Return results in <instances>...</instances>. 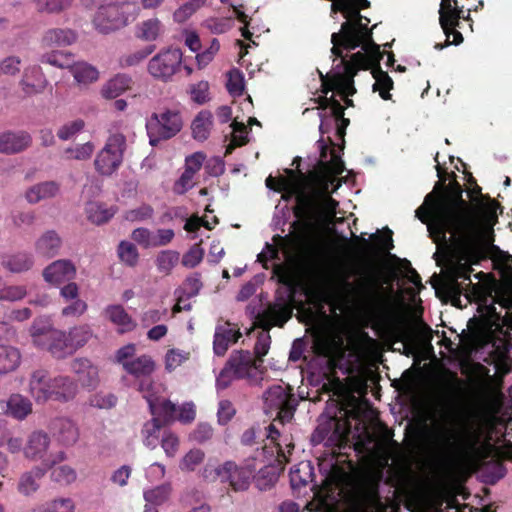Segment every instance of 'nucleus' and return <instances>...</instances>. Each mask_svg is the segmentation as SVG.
Segmentation results:
<instances>
[{
	"label": "nucleus",
	"mask_w": 512,
	"mask_h": 512,
	"mask_svg": "<svg viewBox=\"0 0 512 512\" xmlns=\"http://www.w3.org/2000/svg\"><path fill=\"white\" fill-rule=\"evenodd\" d=\"M270 330H264L259 333L256 343L254 345V357L257 358L258 361L262 362L263 357L268 353L270 344H271V336L269 334Z\"/></svg>",
	"instance_id": "nucleus-61"
},
{
	"label": "nucleus",
	"mask_w": 512,
	"mask_h": 512,
	"mask_svg": "<svg viewBox=\"0 0 512 512\" xmlns=\"http://www.w3.org/2000/svg\"><path fill=\"white\" fill-rule=\"evenodd\" d=\"M182 126L179 111L164 109L152 113L146 122L150 145L157 146L161 141L171 139L181 131Z\"/></svg>",
	"instance_id": "nucleus-7"
},
{
	"label": "nucleus",
	"mask_w": 512,
	"mask_h": 512,
	"mask_svg": "<svg viewBox=\"0 0 512 512\" xmlns=\"http://www.w3.org/2000/svg\"><path fill=\"white\" fill-rule=\"evenodd\" d=\"M321 77V92L322 96L328 97L331 91H337L341 95H353L356 92L353 84L341 72L333 73L332 75H323Z\"/></svg>",
	"instance_id": "nucleus-27"
},
{
	"label": "nucleus",
	"mask_w": 512,
	"mask_h": 512,
	"mask_svg": "<svg viewBox=\"0 0 512 512\" xmlns=\"http://www.w3.org/2000/svg\"><path fill=\"white\" fill-rule=\"evenodd\" d=\"M71 370L77 375L83 387L95 388L99 382L98 368L86 358H76L71 362Z\"/></svg>",
	"instance_id": "nucleus-28"
},
{
	"label": "nucleus",
	"mask_w": 512,
	"mask_h": 512,
	"mask_svg": "<svg viewBox=\"0 0 512 512\" xmlns=\"http://www.w3.org/2000/svg\"><path fill=\"white\" fill-rule=\"evenodd\" d=\"M53 438L62 446H73L79 439V429L69 418L57 417L50 423Z\"/></svg>",
	"instance_id": "nucleus-18"
},
{
	"label": "nucleus",
	"mask_w": 512,
	"mask_h": 512,
	"mask_svg": "<svg viewBox=\"0 0 512 512\" xmlns=\"http://www.w3.org/2000/svg\"><path fill=\"white\" fill-rule=\"evenodd\" d=\"M205 479H219L222 483H228L232 490H247L253 477V470L249 466H238L233 461H226L222 465L213 468L207 464L202 472Z\"/></svg>",
	"instance_id": "nucleus-10"
},
{
	"label": "nucleus",
	"mask_w": 512,
	"mask_h": 512,
	"mask_svg": "<svg viewBox=\"0 0 512 512\" xmlns=\"http://www.w3.org/2000/svg\"><path fill=\"white\" fill-rule=\"evenodd\" d=\"M118 256L120 260L129 267L137 265L139 260V253L136 246L128 241H121L118 245Z\"/></svg>",
	"instance_id": "nucleus-50"
},
{
	"label": "nucleus",
	"mask_w": 512,
	"mask_h": 512,
	"mask_svg": "<svg viewBox=\"0 0 512 512\" xmlns=\"http://www.w3.org/2000/svg\"><path fill=\"white\" fill-rule=\"evenodd\" d=\"M205 458V453L201 449H191L180 461L179 467L182 471H194Z\"/></svg>",
	"instance_id": "nucleus-54"
},
{
	"label": "nucleus",
	"mask_w": 512,
	"mask_h": 512,
	"mask_svg": "<svg viewBox=\"0 0 512 512\" xmlns=\"http://www.w3.org/2000/svg\"><path fill=\"white\" fill-rule=\"evenodd\" d=\"M45 472L46 470L41 467H34L24 473L19 480L18 490L24 495L35 492L39 487L38 480L44 476Z\"/></svg>",
	"instance_id": "nucleus-44"
},
{
	"label": "nucleus",
	"mask_w": 512,
	"mask_h": 512,
	"mask_svg": "<svg viewBox=\"0 0 512 512\" xmlns=\"http://www.w3.org/2000/svg\"><path fill=\"white\" fill-rule=\"evenodd\" d=\"M393 232L388 227L382 230V234L376 232L371 235V239L374 240L375 245H372L368 239L361 236L352 234L353 239L359 242L361 252L369 253H389L394 248L393 244Z\"/></svg>",
	"instance_id": "nucleus-22"
},
{
	"label": "nucleus",
	"mask_w": 512,
	"mask_h": 512,
	"mask_svg": "<svg viewBox=\"0 0 512 512\" xmlns=\"http://www.w3.org/2000/svg\"><path fill=\"white\" fill-rule=\"evenodd\" d=\"M182 57L179 48L163 49L149 60L148 73L156 80L168 82L180 70Z\"/></svg>",
	"instance_id": "nucleus-13"
},
{
	"label": "nucleus",
	"mask_w": 512,
	"mask_h": 512,
	"mask_svg": "<svg viewBox=\"0 0 512 512\" xmlns=\"http://www.w3.org/2000/svg\"><path fill=\"white\" fill-rule=\"evenodd\" d=\"M341 439L340 425L337 418H330L320 423L311 435L313 445L324 443L329 449L318 458L319 470L325 475V480L339 487L350 479L353 464L339 454Z\"/></svg>",
	"instance_id": "nucleus-3"
},
{
	"label": "nucleus",
	"mask_w": 512,
	"mask_h": 512,
	"mask_svg": "<svg viewBox=\"0 0 512 512\" xmlns=\"http://www.w3.org/2000/svg\"><path fill=\"white\" fill-rule=\"evenodd\" d=\"M28 392L37 404L49 401L64 404L76 397L78 384L69 376L52 377L47 370L37 369L30 374Z\"/></svg>",
	"instance_id": "nucleus-5"
},
{
	"label": "nucleus",
	"mask_w": 512,
	"mask_h": 512,
	"mask_svg": "<svg viewBox=\"0 0 512 512\" xmlns=\"http://www.w3.org/2000/svg\"><path fill=\"white\" fill-rule=\"evenodd\" d=\"M171 491V485L169 483H165L144 491L143 497L146 503L153 506H160L169 499Z\"/></svg>",
	"instance_id": "nucleus-47"
},
{
	"label": "nucleus",
	"mask_w": 512,
	"mask_h": 512,
	"mask_svg": "<svg viewBox=\"0 0 512 512\" xmlns=\"http://www.w3.org/2000/svg\"><path fill=\"white\" fill-rule=\"evenodd\" d=\"M143 397L148 403L153 420H158L164 426L176 421L178 409L170 400L156 396L150 391L146 392Z\"/></svg>",
	"instance_id": "nucleus-16"
},
{
	"label": "nucleus",
	"mask_w": 512,
	"mask_h": 512,
	"mask_svg": "<svg viewBox=\"0 0 512 512\" xmlns=\"http://www.w3.org/2000/svg\"><path fill=\"white\" fill-rule=\"evenodd\" d=\"M314 101H315V103L318 104V109H321L324 111L328 108L330 109L328 116L333 117L335 124L340 123L341 120H349L348 118L344 117L345 108L335 98L334 95H331L330 97L319 96L318 98H315Z\"/></svg>",
	"instance_id": "nucleus-45"
},
{
	"label": "nucleus",
	"mask_w": 512,
	"mask_h": 512,
	"mask_svg": "<svg viewBox=\"0 0 512 512\" xmlns=\"http://www.w3.org/2000/svg\"><path fill=\"white\" fill-rule=\"evenodd\" d=\"M104 316L118 327V332L123 334L133 331L137 324L120 304L108 305L104 309Z\"/></svg>",
	"instance_id": "nucleus-31"
},
{
	"label": "nucleus",
	"mask_w": 512,
	"mask_h": 512,
	"mask_svg": "<svg viewBox=\"0 0 512 512\" xmlns=\"http://www.w3.org/2000/svg\"><path fill=\"white\" fill-rule=\"evenodd\" d=\"M344 287L356 301L366 308L375 318H381L383 297L381 294L382 284L373 274H369L361 279L357 285H353L347 280L343 281Z\"/></svg>",
	"instance_id": "nucleus-8"
},
{
	"label": "nucleus",
	"mask_w": 512,
	"mask_h": 512,
	"mask_svg": "<svg viewBox=\"0 0 512 512\" xmlns=\"http://www.w3.org/2000/svg\"><path fill=\"white\" fill-rule=\"evenodd\" d=\"M227 90L230 94L240 96L244 91L243 74L238 69H233L228 74Z\"/></svg>",
	"instance_id": "nucleus-63"
},
{
	"label": "nucleus",
	"mask_w": 512,
	"mask_h": 512,
	"mask_svg": "<svg viewBox=\"0 0 512 512\" xmlns=\"http://www.w3.org/2000/svg\"><path fill=\"white\" fill-rule=\"evenodd\" d=\"M72 352L84 346L92 337V331L87 325L74 327L67 334Z\"/></svg>",
	"instance_id": "nucleus-48"
},
{
	"label": "nucleus",
	"mask_w": 512,
	"mask_h": 512,
	"mask_svg": "<svg viewBox=\"0 0 512 512\" xmlns=\"http://www.w3.org/2000/svg\"><path fill=\"white\" fill-rule=\"evenodd\" d=\"M255 371L256 359L250 351H233L216 378V386L226 389L234 379L252 378Z\"/></svg>",
	"instance_id": "nucleus-9"
},
{
	"label": "nucleus",
	"mask_w": 512,
	"mask_h": 512,
	"mask_svg": "<svg viewBox=\"0 0 512 512\" xmlns=\"http://www.w3.org/2000/svg\"><path fill=\"white\" fill-rule=\"evenodd\" d=\"M34 256L25 251L5 254L2 256V266L11 273H24L34 266Z\"/></svg>",
	"instance_id": "nucleus-33"
},
{
	"label": "nucleus",
	"mask_w": 512,
	"mask_h": 512,
	"mask_svg": "<svg viewBox=\"0 0 512 512\" xmlns=\"http://www.w3.org/2000/svg\"><path fill=\"white\" fill-rule=\"evenodd\" d=\"M375 83L373 84V91H378L383 100H390V90L393 89V80L386 71H383L381 66L374 67L371 71Z\"/></svg>",
	"instance_id": "nucleus-43"
},
{
	"label": "nucleus",
	"mask_w": 512,
	"mask_h": 512,
	"mask_svg": "<svg viewBox=\"0 0 512 512\" xmlns=\"http://www.w3.org/2000/svg\"><path fill=\"white\" fill-rule=\"evenodd\" d=\"M358 39L359 47L361 46L365 54L369 57L372 69L380 66L383 52H381L380 46L373 41L371 29L367 28V31L361 30Z\"/></svg>",
	"instance_id": "nucleus-37"
},
{
	"label": "nucleus",
	"mask_w": 512,
	"mask_h": 512,
	"mask_svg": "<svg viewBox=\"0 0 512 512\" xmlns=\"http://www.w3.org/2000/svg\"><path fill=\"white\" fill-rule=\"evenodd\" d=\"M51 331H53V328L48 323L35 320L30 328L33 344L39 348L41 344H44V340Z\"/></svg>",
	"instance_id": "nucleus-58"
},
{
	"label": "nucleus",
	"mask_w": 512,
	"mask_h": 512,
	"mask_svg": "<svg viewBox=\"0 0 512 512\" xmlns=\"http://www.w3.org/2000/svg\"><path fill=\"white\" fill-rule=\"evenodd\" d=\"M289 477L292 490L300 493L302 488L312 482L314 467L310 461H301L290 469Z\"/></svg>",
	"instance_id": "nucleus-34"
},
{
	"label": "nucleus",
	"mask_w": 512,
	"mask_h": 512,
	"mask_svg": "<svg viewBox=\"0 0 512 512\" xmlns=\"http://www.w3.org/2000/svg\"><path fill=\"white\" fill-rule=\"evenodd\" d=\"M155 48V45H149L128 55H123L119 59V64L122 68L135 66L152 54Z\"/></svg>",
	"instance_id": "nucleus-53"
},
{
	"label": "nucleus",
	"mask_w": 512,
	"mask_h": 512,
	"mask_svg": "<svg viewBox=\"0 0 512 512\" xmlns=\"http://www.w3.org/2000/svg\"><path fill=\"white\" fill-rule=\"evenodd\" d=\"M484 200L486 201L485 203L482 200V201H478L477 205H476L481 214L483 221L479 220L475 215H474V217L480 223V225L483 227L485 233H487L486 234L487 237H491L494 239L495 235H494L493 226L498 221L497 209L502 210V207L499 204V202H497L494 199H491L489 195H486V198Z\"/></svg>",
	"instance_id": "nucleus-24"
},
{
	"label": "nucleus",
	"mask_w": 512,
	"mask_h": 512,
	"mask_svg": "<svg viewBox=\"0 0 512 512\" xmlns=\"http://www.w3.org/2000/svg\"><path fill=\"white\" fill-rule=\"evenodd\" d=\"M202 6V4L194 0L187 1L174 12V21L177 23H184Z\"/></svg>",
	"instance_id": "nucleus-59"
},
{
	"label": "nucleus",
	"mask_w": 512,
	"mask_h": 512,
	"mask_svg": "<svg viewBox=\"0 0 512 512\" xmlns=\"http://www.w3.org/2000/svg\"><path fill=\"white\" fill-rule=\"evenodd\" d=\"M20 86L27 96L42 93L47 86V80L41 67L34 65L26 68Z\"/></svg>",
	"instance_id": "nucleus-26"
},
{
	"label": "nucleus",
	"mask_w": 512,
	"mask_h": 512,
	"mask_svg": "<svg viewBox=\"0 0 512 512\" xmlns=\"http://www.w3.org/2000/svg\"><path fill=\"white\" fill-rule=\"evenodd\" d=\"M452 0H441L439 9V24L441 27H451L457 24L459 16L451 13Z\"/></svg>",
	"instance_id": "nucleus-57"
},
{
	"label": "nucleus",
	"mask_w": 512,
	"mask_h": 512,
	"mask_svg": "<svg viewBox=\"0 0 512 512\" xmlns=\"http://www.w3.org/2000/svg\"><path fill=\"white\" fill-rule=\"evenodd\" d=\"M160 31V20L157 18H152L141 23L137 36L145 41H154L159 36Z\"/></svg>",
	"instance_id": "nucleus-52"
},
{
	"label": "nucleus",
	"mask_w": 512,
	"mask_h": 512,
	"mask_svg": "<svg viewBox=\"0 0 512 512\" xmlns=\"http://www.w3.org/2000/svg\"><path fill=\"white\" fill-rule=\"evenodd\" d=\"M124 370L135 378H142L139 383V391L144 394L151 391L153 382L150 376L155 370V362L150 356L141 355L135 359L124 362Z\"/></svg>",
	"instance_id": "nucleus-15"
},
{
	"label": "nucleus",
	"mask_w": 512,
	"mask_h": 512,
	"mask_svg": "<svg viewBox=\"0 0 512 512\" xmlns=\"http://www.w3.org/2000/svg\"><path fill=\"white\" fill-rule=\"evenodd\" d=\"M71 4V0H35L38 12L59 13Z\"/></svg>",
	"instance_id": "nucleus-56"
},
{
	"label": "nucleus",
	"mask_w": 512,
	"mask_h": 512,
	"mask_svg": "<svg viewBox=\"0 0 512 512\" xmlns=\"http://www.w3.org/2000/svg\"><path fill=\"white\" fill-rule=\"evenodd\" d=\"M115 207H107L98 202H88L85 207L87 219L96 225L108 222L116 213Z\"/></svg>",
	"instance_id": "nucleus-40"
},
{
	"label": "nucleus",
	"mask_w": 512,
	"mask_h": 512,
	"mask_svg": "<svg viewBox=\"0 0 512 512\" xmlns=\"http://www.w3.org/2000/svg\"><path fill=\"white\" fill-rule=\"evenodd\" d=\"M242 336L237 325L228 321L217 324L213 339V351L217 356H224L231 344Z\"/></svg>",
	"instance_id": "nucleus-20"
},
{
	"label": "nucleus",
	"mask_w": 512,
	"mask_h": 512,
	"mask_svg": "<svg viewBox=\"0 0 512 512\" xmlns=\"http://www.w3.org/2000/svg\"><path fill=\"white\" fill-rule=\"evenodd\" d=\"M343 50L345 49L341 48L342 52ZM334 56L337 57L336 55ZM338 57L340 58L339 66L342 67L341 73L345 75L348 81H350L352 84L354 83V77L359 70H367L369 68L372 69L371 63L369 62V57L365 54V52H356L351 55L349 60H346L343 57V53Z\"/></svg>",
	"instance_id": "nucleus-30"
},
{
	"label": "nucleus",
	"mask_w": 512,
	"mask_h": 512,
	"mask_svg": "<svg viewBox=\"0 0 512 512\" xmlns=\"http://www.w3.org/2000/svg\"><path fill=\"white\" fill-rule=\"evenodd\" d=\"M50 445L49 435L42 431L37 430L32 432L24 447V454L27 458L32 460L43 459L46 455Z\"/></svg>",
	"instance_id": "nucleus-29"
},
{
	"label": "nucleus",
	"mask_w": 512,
	"mask_h": 512,
	"mask_svg": "<svg viewBox=\"0 0 512 512\" xmlns=\"http://www.w3.org/2000/svg\"><path fill=\"white\" fill-rule=\"evenodd\" d=\"M265 406L277 412V418L282 423L292 419L297 401L288 386L274 385L264 394Z\"/></svg>",
	"instance_id": "nucleus-14"
},
{
	"label": "nucleus",
	"mask_w": 512,
	"mask_h": 512,
	"mask_svg": "<svg viewBox=\"0 0 512 512\" xmlns=\"http://www.w3.org/2000/svg\"><path fill=\"white\" fill-rule=\"evenodd\" d=\"M44 280L55 286L71 281L76 276V267L68 259H60L52 262L42 272Z\"/></svg>",
	"instance_id": "nucleus-19"
},
{
	"label": "nucleus",
	"mask_w": 512,
	"mask_h": 512,
	"mask_svg": "<svg viewBox=\"0 0 512 512\" xmlns=\"http://www.w3.org/2000/svg\"><path fill=\"white\" fill-rule=\"evenodd\" d=\"M60 190V185L55 181H46L31 186L25 193V198L30 204H36L42 200L55 197Z\"/></svg>",
	"instance_id": "nucleus-35"
},
{
	"label": "nucleus",
	"mask_w": 512,
	"mask_h": 512,
	"mask_svg": "<svg viewBox=\"0 0 512 512\" xmlns=\"http://www.w3.org/2000/svg\"><path fill=\"white\" fill-rule=\"evenodd\" d=\"M71 72L78 83H91L98 79V71L95 67L85 62L74 63L71 58Z\"/></svg>",
	"instance_id": "nucleus-46"
},
{
	"label": "nucleus",
	"mask_w": 512,
	"mask_h": 512,
	"mask_svg": "<svg viewBox=\"0 0 512 512\" xmlns=\"http://www.w3.org/2000/svg\"><path fill=\"white\" fill-rule=\"evenodd\" d=\"M213 125V115L208 110L200 111L194 118L191 129L194 139L205 141L209 135Z\"/></svg>",
	"instance_id": "nucleus-41"
},
{
	"label": "nucleus",
	"mask_w": 512,
	"mask_h": 512,
	"mask_svg": "<svg viewBox=\"0 0 512 512\" xmlns=\"http://www.w3.org/2000/svg\"><path fill=\"white\" fill-rule=\"evenodd\" d=\"M20 350L12 345L0 344V375L15 371L21 364Z\"/></svg>",
	"instance_id": "nucleus-36"
},
{
	"label": "nucleus",
	"mask_w": 512,
	"mask_h": 512,
	"mask_svg": "<svg viewBox=\"0 0 512 512\" xmlns=\"http://www.w3.org/2000/svg\"><path fill=\"white\" fill-rule=\"evenodd\" d=\"M154 209L149 204H142L141 206L127 210L124 218L130 222L144 221L152 218Z\"/></svg>",
	"instance_id": "nucleus-60"
},
{
	"label": "nucleus",
	"mask_w": 512,
	"mask_h": 512,
	"mask_svg": "<svg viewBox=\"0 0 512 512\" xmlns=\"http://www.w3.org/2000/svg\"><path fill=\"white\" fill-rule=\"evenodd\" d=\"M437 152L434 160L439 181L434 190L428 193L423 204L417 208L416 217L427 225L434 241H450L455 259H450L444 269V289L453 297H459L465 286H471L472 265L479 264L487 257L493 238L487 237L483 227L475 219L469 203L463 199V188L456 174L448 172L438 162Z\"/></svg>",
	"instance_id": "nucleus-1"
},
{
	"label": "nucleus",
	"mask_w": 512,
	"mask_h": 512,
	"mask_svg": "<svg viewBox=\"0 0 512 512\" xmlns=\"http://www.w3.org/2000/svg\"><path fill=\"white\" fill-rule=\"evenodd\" d=\"M275 461L277 465H266L256 475H253L252 478L255 479V484L259 490L265 491L273 487L284 470L285 464L288 462V456L280 446L278 447Z\"/></svg>",
	"instance_id": "nucleus-17"
},
{
	"label": "nucleus",
	"mask_w": 512,
	"mask_h": 512,
	"mask_svg": "<svg viewBox=\"0 0 512 512\" xmlns=\"http://www.w3.org/2000/svg\"><path fill=\"white\" fill-rule=\"evenodd\" d=\"M32 144V137L26 131H4L0 133V153L12 155L20 153Z\"/></svg>",
	"instance_id": "nucleus-21"
},
{
	"label": "nucleus",
	"mask_w": 512,
	"mask_h": 512,
	"mask_svg": "<svg viewBox=\"0 0 512 512\" xmlns=\"http://www.w3.org/2000/svg\"><path fill=\"white\" fill-rule=\"evenodd\" d=\"M313 185L288 179L282 192V199L289 201L295 197L292 208L296 220L291 226L301 235L309 236L319 231L335 216L338 202L331 197L330 180L317 172L310 173Z\"/></svg>",
	"instance_id": "nucleus-2"
},
{
	"label": "nucleus",
	"mask_w": 512,
	"mask_h": 512,
	"mask_svg": "<svg viewBox=\"0 0 512 512\" xmlns=\"http://www.w3.org/2000/svg\"><path fill=\"white\" fill-rule=\"evenodd\" d=\"M179 253L173 250L161 251L156 258L159 272L169 274L179 261Z\"/></svg>",
	"instance_id": "nucleus-49"
},
{
	"label": "nucleus",
	"mask_w": 512,
	"mask_h": 512,
	"mask_svg": "<svg viewBox=\"0 0 512 512\" xmlns=\"http://www.w3.org/2000/svg\"><path fill=\"white\" fill-rule=\"evenodd\" d=\"M93 151L94 145L91 142H86L74 148H67L65 154L67 159L87 160L91 157Z\"/></svg>",
	"instance_id": "nucleus-62"
},
{
	"label": "nucleus",
	"mask_w": 512,
	"mask_h": 512,
	"mask_svg": "<svg viewBox=\"0 0 512 512\" xmlns=\"http://www.w3.org/2000/svg\"><path fill=\"white\" fill-rule=\"evenodd\" d=\"M131 6L129 2H110L100 5L93 19L95 28L106 34L125 26L129 20Z\"/></svg>",
	"instance_id": "nucleus-12"
},
{
	"label": "nucleus",
	"mask_w": 512,
	"mask_h": 512,
	"mask_svg": "<svg viewBox=\"0 0 512 512\" xmlns=\"http://www.w3.org/2000/svg\"><path fill=\"white\" fill-rule=\"evenodd\" d=\"M475 413L469 412L464 417L459 418L458 428L441 426L437 431V442L452 450H457L465 454H480L479 443L481 432L475 426L473 419Z\"/></svg>",
	"instance_id": "nucleus-6"
},
{
	"label": "nucleus",
	"mask_w": 512,
	"mask_h": 512,
	"mask_svg": "<svg viewBox=\"0 0 512 512\" xmlns=\"http://www.w3.org/2000/svg\"><path fill=\"white\" fill-rule=\"evenodd\" d=\"M62 246V239L55 230L45 231L35 241V251L38 255L45 258H53L56 256Z\"/></svg>",
	"instance_id": "nucleus-32"
},
{
	"label": "nucleus",
	"mask_w": 512,
	"mask_h": 512,
	"mask_svg": "<svg viewBox=\"0 0 512 512\" xmlns=\"http://www.w3.org/2000/svg\"><path fill=\"white\" fill-rule=\"evenodd\" d=\"M51 477L60 484H70L76 479V472L68 465H61L52 470Z\"/></svg>",
	"instance_id": "nucleus-64"
},
{
	"label": "nucleus",
	"mask_w": 512,
	"mask_h": 512,
	"mask_svg": "<svg viewBox=\"0 0 512 512\" xmlns=\"http://www.w3.org/2000/svg\"><path fill=\"white\" fill-rule=\"evenodd\" d=\"M202 286L203 284L201 281L200 273L196 272L188 276L184 280L182 286L180 287L179 290H177V292L184 294L185 296H187V298H191L198 295Z\"/></svg>",
	"instance_id": "nucleus-55"
},
{
	"label": "nucleus",
	"mask_w": 512,
	"mask_h": 512,
	"mask_svg": "<svg viewBox=\"0 0 512 512\" xmlns=\"http://www.w3.org/2000/svg\"><path fill=\"white\" fill-rule=\"evenodd\" d=\"M370 7L368 0H339L331 5L332 12H340L346 19L341 29L331 35L332 55L341 56V48L347 51L359 47L358 35L361 30L367 31L370 20L361 15V10Z\"/></svg>",
	"instance_id": "nucleus-4"
},
{
	"label": "nucleus",
	"mask_w": 512,
	"mask_h": 512,
	"mask_svg": "<svg viewBox=\"0 0 512 512\" xmlns=\"http://www.w3.org/2000/svg\"><path fill=\"white\" fill-rule=\"evenodd\" d=\"M126 146L123 134L110 135L94 160L96 171L102 176H111L116 172L122 165Z\"/></svg>",
	"instance_id": "nucleus-11"
},
{
	"label": "nucleus",
	"mask_w": 512,
	"mask_h": 512,
	"mask_svg": "<svg viewBox=\"0 0 512 512\" xmlns=\"http://www.w3.org/2000/svg\"><path fill=\"white\" fill-rule=\"evenodd\" d=\"M164 427L158 420L151 419L146 422L142 434L144 436V444L149 448H155L158 444V439L161 429Z\"/></svg>",
	"instance_id": "nucleus-51"
},
{
	"label": "nucleus",
	"mask_w": 512,
	"mask_h": 512,
	"mask_svg": "<svg viewBox=\"0 0 512 512\" xmlns=\"http://www.w3.org/2000/svg\"><path fill=\"white\" fill-rule=\"evenodd\" d=\"M292 315L291 309L285 304L270 305L257 316V324L264 330H270L273 326L282 327Z\"/></svg>",
	"instance_id": "nucleus-23"
},
{
	"label": "nucleus",
	"mask_w": 512,
	"mask_h": 512,
	"mask_svg": "<svg viewBox=\"0 0 512 512\" xmlns=\"http://www.w3.org/2000/svg\"><path fill=\"white\" fill-rule=\"evenodd\" d=\"M132 78L127 74H117L102 88L101 94L106 99H115L130 88Z\"/></svg>",
	"instance_id": "nucleus-39"
},
{
	"label": "nucleus",
	"mask_w": 512,
	"mask_h": 512,
	"mask_svg": "<svg viewBox=\"0 0 512 512\" xmlns=\"http://www.w3.org/2000/svg\"><path fill=\"white\" fill-rule=\"evenodd\" d=\"M39 348L47 350L56 359H63L73 353L67 334L56 329L50 332Z\"/></svg>",
	"instance_id": "nucleus-25"
},
{
	"label": "nucleus",
	"mask_w": 512,
	"mask_h": 512,
	"mask_svg": "<svg viewBox=\"0 0 512 512\" xmlns=\"http://www.w3.org/2000/svg\"><path fill=\"white\" fill-rule=\"evenodd\" d=\"M32 412L31 401L21 394H12L7 401V413L18 420L25 419Z\"/></svg>",
	"instance_id": "nucleus-42"
},
{
	"label": "nucleus",
	"mask_w": 512,
	"mask_h": 512,
	"mask_svg": "<svg viewBox=\"0 0 512 512\" xmlns=\"http://www.w3.org/2000/svg\"><path fill=\"white\" fill-rule=\"evenodd\" d=\"M76 41V34L70 29L53 28L45 32L42 43L47 47L67 46Z\"/></svg>",
	"instance_id": "nucleus-38"
}]
</instances>
